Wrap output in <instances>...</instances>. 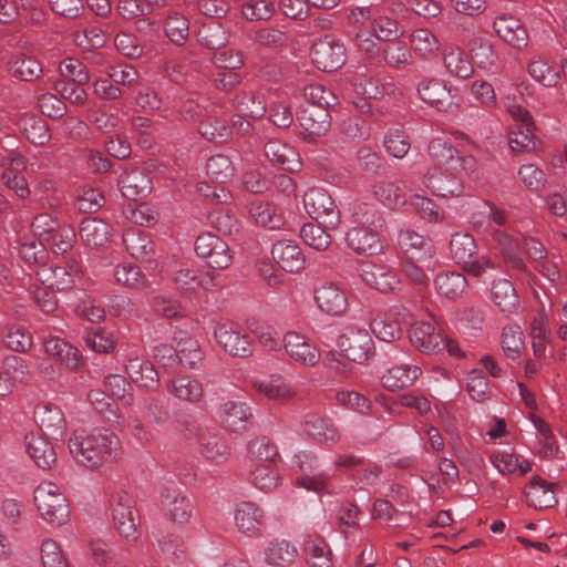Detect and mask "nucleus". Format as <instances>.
I'll return each instance as SVG.
<instances>
[{"instance_id":"obj_1","label":"nucleus","mask_w":567,"mask_h":567,"mask_svg":"<svg viewBox=\"0 0 567 567\" xmlns=\"http://www.w3.org/2000/svg\"><path fill=\"white\" fill-rule=\"evenodd\" d=\"M68 447L73 460L89 470L114 462L122 455V443L118 436L107 429H94L90 432L74 431L69 439Z\"/></svg>"},{"instance_id":"obj_2","label":"nucleus","mask_w":567,"mask_h":567,"mask_svg":"<svg viewBox=\"0 0 567 567\" xmlns=\"http://www.w3.org/2000/svg\"><path fill=\"white\" fill-rule=\"evenodd\" d=\"M352 223L346 236L348 246L358 254L375 255L383 250L380 231L384 227L382 215L367 203H357L352 208Z\"/></svg>"},{"instance_id":"obj_3","label":"nucleus","mask_w":567,"mask_h":567,"mask_svg":"<svg viewBox=\"0 0 567 567\" xmlns=\"http://www.w3.org/2000/svg\"><path fill=\"white\" fill-rule=\"evenodd\" d=\"M112 524L117 535L127 544H135L140 536V513L133 496L126 491H115L109 501Z\"/></svg>"},{"instance_id":"obj_4","label":"nucleus","mask_w":567,"mask_h":567,"mask_svg":"<svg viewBox=\"0 0 567 567\" xmlns=\"http://www.w3.org/2000/svg\"><path fill=\"white\" fill-rule=\"evenodd\" d=\"M33 501L40 517L49 525L61 527L70 519V506L61 486L51 481L41 482Z\"/></svg>"},{"instance_id":"obj_5","label":"nucleus","mask_w":567,"mask_h":567,"mask_svg":"<svg viewBox=\"0 0 567 567\" xmlns=\"http://www.w3.org/2000/svg\"><path fill=\"white\" fill-rule=\"evenodd\" d=\"M452 259L470 276L480 278L496 265L487 255L477 254V245L470 233H454L450 239Z\"/></svg>"},{"instance_id":"obj_6","label":"nucleus","mask_w":567,"mask_h":567,"mask_svg":"<svg viewBox=\"0 0 567 567\" xmlns=\"http://www.w3.org/2000/svg\"><path fill=\"white\" fill-rule=\"evenodd\" d=\"M183 436L187 441H195L200 455L209 462L224 463L229 456L228 445L214 429L193 422L184 427Z\"/></svg>"},{"instance_id":"obj_7","label":"nucleus","mask_w":567,"mask_h":567,"mask_svg":"<svg viewBox=\"0 0 567 567\" xmlns=\"http://www.w3.org/2000/svg\"><path fill=\"white\" fill-rule=\"evenodd\" d=\"M303 207L316 220L324 227H337L341 216L331 195L322 187H311L303 195Z\"/></svg>"},{"instance_id":"obj_8","label":"nucleus","mask_w":567,"mask_h":567,"mask_svg":"<svg viewBox=\"0 0 567 567\" xmlns=\"http://www.w3.org/2000/svg\"><path fill=\"white\" fill-rule=\"evenodd\" d=\"M337 346L344 357L363 364L374 354V341L367 329L349 327L338 338Z\"/></svg>"},{"instance_id":"obj_9","label":"nucleus","mask_w":567,"mask_h":567,"mask_svg":"<svg viewBox=\"0 0 567 567\" xmlns=\"http://www.w3.org/2000/svg\"><path fill=\"white\" fill-rule=\"evenodd\" d=\"M213 333L218 346L233 357L248 358L254 353L249 336L234 322H215Z\"/></svg>"},{"instance_id":"obj_10","label":"nucleus","mask_w":567,"mask_h":567,"mask_svg":"<svg viewBox=\"0 0 567 567\" xmlns=\"http://www.w3.org/2000/svg\"><path fill=\"white\" fill-rule=\"evenodd\" d=\"M281 346L287 357L298 365L311 368L320 362L321 353L305 334L290 330L282 337Z\"/></svg>"},{"instance_id":"obj_11","label":"nucleus","mask_w":567,"mask_h":567,"mask_svg":"<svg viewBox=\"0 0 567 567\" xmlns=\"http://www.w3.org/2000/svg\"><path fill=\"white\" fill-rule=\"evenodd\" d=\"M311 60L319 70L334 71L346 61L344 44L333 35L326 34L313 43Z\"/></svg>"},{"instance_id":"obj_12","label":"nucleus","mask_w":567,"mask_h":567,"mask_svg":"<svg viewBox=\"0 0 567 567\" xmlns=\"http://www.w3.org/2000/svg\"><path fill=\"white\" fill-rule=\"evenodd\" d=\"M313 299L319 310L328 316H341L348 308V293L338 282L324 281L313 289Z\"/></svg>"},{"instance_id":"obj_13","label":"nucleus","mask_w":567,"mask_h":567,"mask_svg":"<svg viewBox=\"0 0 567 567\" xmlns=\"http://www.w3.org/2000/svg\"><path fill=\"white\" fill-rule=\"evenodd\" d=\"M195 251L198 257L207 259V264L213 269H226L233 260L228 245L212 233H205L197 237Z\"/></svg>"},{"instance_id":"obj_14","label":"nucleus","mask_w":567,"mask_h":567,"mask_svg":"<svg viewBox=\"0 0 567 567\" xmlns=\"http://www.w3.org/2000/svg\"><path fill=\"white\" fill-rule=\"evenodd\" d=\"M297 120L303 128V141L315 143L317 137L326 135L331 126V116L328 110L318 105H305L297 113Z\"/></svg>"},{"instance_id":"obj_15","label":"nucleus","mask_w":567,"mask_h":567,"mask_svg":"<svg viewBox=\"0 0 567 567\" xmlns=\"http://www.w3.org/2000/svg\"><path fill=\"white\" fill-rule=\"evenodd\" d=\"M417 94L424 103L439 111H447L453 105H456L453 89L449 87L443 80L437 78L422 80L417 85Z\"/></svg>"},{"instance_id":"obj_16","label":"nucleus","mask_w":567,"mask_h":567,"mask_svg":"<svg viewBox=\"0 0 567 567\" xmlns=\"http://www.w3.org/2000/svg\"><path fill=\"white\" fill-rule=\"evenodd\" d=\"M497 37L511 48L522 51L528 45L529 37L522 21L508 13L497 16L493 22Z\"/></svg>"},{"instance_id":"obj_17","label":"nucleus","mask_w":567,"mask_h":567,"mask_svg":"<svg viewBox=\"0 0 567 567\" xmlns=\"http://www.w3.org/2000/svg\"><path fill=\"white\" fill-rule=\"evenodd\" d=\"M425 187L437 197H456L463 192L461 179L447 168L434 167L424 175Z\"/></svg>"},{"instance_id":"obj_18","label":"nucleus","mask_w":567,"mask_h":567,"mask_svg":"<svg viewBox=\"0 0 567 567\" xmlns=\"http://www.w3.org/2000/svg\"><path fill=\"white\" fill-rule=\"evenodd\" d=\"M43 348L48 355L56 359L71 371H79L83 367L80 350L65 339L55 336L44 337Z\"/></svg>"},{"instance_id":"obj_19","label":"nucleus","mask_w":567,"mask_h":567,"mask_svg":"<svg viewBox=\"0 0 567 567\" xmlns=\"http://www.w3.org/2000/svg\"><path fill=\"white\" fill-rule=\"evenodd\" d=\"M161 505L171 520L187 524L193 515L188 497L177 488L164 487L161 491Z\"/></svg>"},{"instance_id":"obj_20","label":"nucleus","mask_w":567,"mask_h":567,"mask_svg":"<svg viewBox=\"0 0 567 567\" xmlns=\"http://www.w3.org/2000/svg\"><path fill=\"white\" fill-rule=\"evenodd\" d=\"M362 280L382 292H390L399 289L400 279L398 275L384 265L362 262L359 268Z\"/></svg>"},{"instance_id":"obj_21","label":"nucleus","mask_w":567,"mask_h":567,"mask_svg":"<svg viewBox=\"0 0 567 567\" xmlns=\"http://www.w3.org/2000/svg\"><path fill=\"white\" fill-rule=\"evenodd\" d=\"M305 433L319 444L332 445L341 440V434L329 417L319 413H309L303 421Z\"/></svg>"},{"instance_id":"obj_22","label":"nucleus","mask_w":567,"mask_h":567,"mask_svg":"<svg viewBox=\"0 0 567 567\" xmlns=\"http://www.w3.org/2000/svg\"><path fill=\"white\" fill-rule=\"evenodd\" d=\"M411 343L424 353H437L444 349V337L432 322H415L410 330Z\"/></svg>"},{"instance_id":"obj_23","label":"nucleus","mask_w":567,"mask_h":567,"mask_svg":"<svg viewBox=\"0 0 567 567\" xmlns=\"http://www.w3.org/2000/svg\"><path fill=\"white\" fill-rule=\"evenodd\" d=\"M126 372L138 386L153 390L158 384V373L153 363L141 357L137 351H131L128 353Z\"/></svg>"},{"instance_id":"obj_24","label":"nucleus","mask_w":567,"mask_h":567,"mask_svg":"<svg viewBox=\"0 0 567 567\" xmlns=\"http://www.w3.org/2000/svg\"><path fill=\"white\" fill-rule=\"evenodd\" d=\"M264 511L252 502H240L234 513L235 525L247 536L260 534L264 524Z\"/></svg>"},{"instance_id":"obj_25","label":"nucleus","mask_w":567,"mask_h":567,"mask_svg":"<svg viewBox=\"0 0 567 567\" xmlns=\"http://www.w3.org/2000/svg\"><path fill=\"white\" fill-rule=\"evenodd\" d=\"M422 374L416 364L400 363L389 368L381 377V383L389 391H396L411 386Z\"/></svg>"},{"instance_id":"obj_26","label":"nucleus","mask_w":567,"mask_h":567,"mask_svg":"<svg viewBox=\"0 0 567 567\" xmlns=\"http://www.w3.org/2000/svg\"><path fill=\"white\" fill-rule=\"evenodd\" d=\"M123 243L133 258L144 262L155 260L154 244L146 231L137 227L130 228L123 235Z\"/></svg>"},{"instance_id":"obj_27","label":"nucleus","mask_w":567,"mask_h":567,"mask_svg":"<svg viewBox=\"0 0 567 567\" xmlns=\"http://www.w3.org/2000/svg\"><path fill=\"white\" fill-rule=\"evenodd\" d=\"M274 260L287 272H298L305 266L300 247L291 240H279L271 249Z\"/></svg>"},{"instance_id":"obj_28","label":"nucleus","mask_w":567,"mask_h":567,"mask_svg":"<svg viewBox=\"0 0 567 567\" xmlns=\"http://www.w3.org/2000/svg\"><path fill=\"white\" fill-rule=\"evenodd\" d=\"M34 417L45 436L53 440L63 436L66 423L60 408L52 405L38 406L34 411Z\"/></svg>"},{"instance_id":"obj_29","label":"nucleus","mask_w":567,"mask_h":567,"mask_svg":"<svg viewBox=\"0 0 567 567\" xmlns=\"http://www.w3.org/2000/svg\"><path fill=\"white\" fill-rule=\"evenodd\" d=\"M25 447L34 463L43 468H50L56 462L53 445L40 433L31 432L25 435Z\"/></svg>"},{"instance_id":"obj_30","label":"nucleus","mask_w":567,"mask_h":567,"mask_svg":"<svg viewBox=\"0 0 567 567\" xmlns=\"http://www.w3.org/2000/svg\"><path fill=\"white\" fill-rule=\"evenodd\" d=\"M264 152L270 162L281 166L285 171L296 172L301 166L299 153L296 148L281 141L272 140L267 142Z\"/></svg>"},{"instance_id":"obj_31","label":"nucleus","mask_w":567,"mask_h":567,"mask_svg":"<svg viewBox=\"0 0 567 567\" xmlns=\"http://www.w3.org/2000/svg\"><path fill=\"white\" fill-rule=\"evenodd\" d=\"M29 375V367L19 355H9L0 367V395L9 393L16 382H23Z\"/></svg>"},{"instance_id":"obj_32","label":"nucleus","mask_w":567,"mask_h":567,"mask_svg":"<svg viewBox=\"0 0 567 567\" xmlns=\"http://www.w3.org/2000/svg\"><path fill=\"white\" fill-rule=\"evenodd\" d=\"M398 243L406 254L408 259H427V257H434L435 255L431 239L414 230H402L399 234Z\"/></svg>"},{"instance_id":"obj_33","label":"nucleus","mask_w":567,"mask_h":567,"mask_svg":"<svg viewBox=\"0 0 567 567\" xmlns=\"http://www.w3.org/2000/svg\"><path fill=\"white\" fill-rule=\"evenodd\" d=\"M442 61L446 72L458 79H467L473 72V64L466 52L457 45H446L443 49Z\"/></svg>"},{"instance_id":"obj_34","label":"nucleus","mask_w":567,"mask_h":567,"mask_svg":"<svg viewBox=\"0 0 567 567\" xmlns=\"http://www.w3.org/2000/svg\"><path fill=\"white\" fill-rule=\"evenodd\" d=\"M169 394L181 401L197 403L204 395V388L200 380L190 375H178L166 384Z\"/></svg>"},{"instance_id":"obj_35","label":"nucleus","mask_w":567,"mask_h":567,"mask_svg":"<svg viewBox=\"0 0 567 567\" xmlns=\"http://www.w3.org/2000/svg\"><path fill=\"white\" fill-rule=\"evenodd\" d=\"M554 483H548L539 476H534L526 491V502L535 508H549L557 503Z\"/></svg>"},{"instance_id":"obj_36","label":"nucleus","mask_w":567,"mask_h":567,"mask_svg":"<svg viewBox=\"0 0 567 567\" xmlns=\"http://www.w3.org/2000/svg\"><path fill=\"white\" fill-rule=\"evenodd\" d=\"M434 286L439 295L455 301L464 296L468 284L463 274L450 270L439 274L434 278Z\"/></svg>"},{"instance_id":"obj_37","label":"nucleus","mask_w":567,"mask_h":567,"mask_svg":"<svg viewBox=\"0 0 567 567\" xmlns=\"http://www.w3.org/2000/svg\"><path fill=\"white\" fill-rule=\"evenodd\" d=\"M118 185L122 195L128 199L136 200L151 193V179L140 169H132L120 176Z\"/></svg>"},{"instance_id":"obj_38","label":"nucleus","mask_w":567,"mask_h":567,"mask_svg":"<svg viewBox=\"0 0 567 567\" xmlns=\"http://www.w3.org/2000/svg\"><path fill=\"white\" fill-rule=\"evenodd\" d=\"M250 417V409L244 402L227 401L220 406L219 419L230 431L246 430Z\"/></svg>"},{"instance_id":"obj_39","label":"nucleus","mask_w":567,"mask_h":567,"mask_svg":"<svg viewBox=\"0 0 567 567\" xmlns=\"http://www.w3.org/2000/svg\"><path fill=\"white\" fill-rule=\"evenodd\" d=\"M402 319H398L395 313L389 312L384 316L374 318L370 322V329L375 337L384 342H392L402 337L403 322L405 321V313H400Z\"/></svg>"},{"instance_id":"obj_40","label":"nucleus","mask_w":567,"mask_h":567,"mask_svg":"<svg viewBox=\"0 0 567 567\" xmlns=\"http://www.w3.org/2000/svg\"><path fill=\"white\" fill-rule=\"evenodd\" d=\"M179 363L194 369L202 362L204 353L199 342L190 337L187 332L178 331L174 336Z\"/></svg>"},{"instance_id":"obj_41","label":"nucleus","mask_w":567,"mask_h":567,"mask_svg":"<svg viewBox=\"0 0 567 567\" xmlns=\"http://www.w3.org/2000/svg\"><path fill=\"white\" fill-rule=\"evenodd\" d=\"M437 266L439 261L434 257H427V259H406L402 268L405 277L412 284L426 287Z\"/></svg>"},{"instance_id":"obj_42","label":"nucleus","mask_w":567,"mask_h":567,"mask_svg":"<svg viewBox=\"0 0 567 567\" xmlns=\"http://www.w3.org/2000/svg\"><path fill=\"white\" fill-rule=\"evenodd\" d=\"M250 467L274 465L279 457L277 447L266 436L256 437L247 446Z\"/></svg>"},{"instance_id":"obj_43","label":"nucleus","mask_w":567,"mask_h":567,"mask_svg":"<svg viewBox=\"0 0 567 567\" xmlns=\"http://www.w3.org/2000/svg\"><path fill=\"white\" fill-rule=\"evenodd\" d=\"M252 389L271 400H287L296 394L295 388L281 378H267L251 380Z\"/></svg>"},{"instance_id":"obj_44","label":"nucleus","mask_w":567,"mask_h":567,"mask_svg":"<svg viewBox=\"0 0 567 567\" xmlns=\"http://www.w3.org/2000/svg\"><path fill=\"white\" fill-rule=\"evenodd\" d=\"M492 300L503 312H514L519 306V298L514 285L507 279L492 284Z\"/></svg>"},{"instance_id":"obj_45","label":"nucleus","mask_w":567,"mask_h":567,"mask_svg":"<svg viewBox=\"0 0 567 567\" xmlns=\"http://www.w3.org/2000/svg\"><path fill=\"white\" fill-rule=\"evenodd\" d=\"M109 225L96 217H87L81 221L80 236L90 247L102 246L107 241Z\"/></svg>"},{"instance_id":"obj_46","label":"nucleus","mask_w":567,"mask_h":567,"mask_svg":"<svg viewBox=\"0 0 567 567\" xmlns=\"http://www.w3.org/2000/svg\"><path fill=\"white\" fill-rule=\"evenodd\" d=\"M373 196L384 206L394 208L405 204V194L400 185L392 181H379L372 186Z\"/></svg>"},{"instance_id":"obj_47","label":"nucleus","mask_w":567,"mask_h":567,"mask_svg":"<svg viewBox=\"0 0 567 567\" xmlns=\"http://www.w3.org/2000/svg\"><path fill=\"white\" fill-rule=\"evenodd\" d=\"M305 551L311 567L332 566V551L324 538L320 536L309 537L305 545Z\"/></svg>"},{"instance_id":"obj_48","label":"nucleus","mask_w":567,"mask_h":567,"mask_svg":"<svg viewBox=\"0 0 567 567\" xmlns=\"http://www.w3.org/2000/svg\"><path fill=\"white\" fill-rule=\"evenodd\" d=\"M55 267L54 265L45 264L44 261L40 262L35 269L37 279L44 286V288L55 289V290H64L72 286L74 282V274L73 272H61V281L54 280L55 278Z\"/></svg>"},{"instance_id":"obj_49","label":"nucleus","mask_w":567,"mask_h":567,"mask_svg":"<svg viewBox=\"0 0 567 567\" xmlns=\"http://www.w3.org/2000/svg\"><path fill=\"white\" fill-rule=\"evenodd\" d=\"M14 248L18 250L19 257L30 267L38 266L47 258L44 245L33 237L20 238Z\"/></svg>"},{"instance_id":"obj_50","label":"nucleus","mask_w":567,"mask_h":567,"mask_svg":"<svg viewBox=\"0 0 567 567\" xmlns=\"http://www.w3.org/2000/svg\"><path fill=\"white\" fill-rule=\"evenodd\" d=\"M265 561L272 566H285L291 564L297 549L287 540L271 542L265 549Z\"/></svg>"},{"instance_id":"obj_51","label":"nucleus","mask_w":567,"mask_h":567,"mask_svg":"<svg viewBox=\"0 0 567 567\" xmlns=\"http://www.w3.org/2000/svg\"><path fill=\"white\" fill-rule=\"evenodd\" d=\"M249 214L258 225L268 229H278L284 223L281 215L276 213L275 207L261 200L250 204Z\"/></svg>"},{"instance_id":"obj_52","label":"nucleus","mask_w":567,"mask_h":567,"mask_svg":"<svg viewBox=\"0 0 567 567\" xmlns=\"http://www.w3.org/2000/svg\"><path fill=\"white\" fill-rule=\"evenodd\" d=\"M85 84L65 79H56L53 83V89L63 101H68L75 106H82L87 101V93L84 89Z\"/></svg>"},{"instance_id":"obj_53","label":"nucleus","mask_w":567,"mask_h":567,"mask_svg":"<svg viewBox=\"0 0 567 567\" xmlns=\"http://www.w3.org/2000/svg\"><path fill=\"white\" fill-rule=\"evenodd\" d=\"M233 104L239 113L251 118H260L266 112L264 100L254 92H241L235 96Z\"/></svg>"},{"instance_id":"obj_54","label":"nucleus","mask_w":567,"mask_h":567,"mask_svg":"<svg viewBox=\"0 0 567 567\" xmlns=\"http://www.w3.org/2000/svg\"><path fill=\"white\" fill-rule=\"evenodd\" d=\"M11 70L13 75L22 81H33L43 72L42 65L37 59L23 53L12 60Z\"/></svg>"},{"instance_id":"obj_55","label":"nucleus","mask_w":567,"mask_h":567,"mask_svg":"<svg viewBox=\"0 0 567 567\" xmlns=\"http://www.w3.org/2000/svg\"><path fill=\"white\" fill-rule=\"evenodd\" d=\"M272 466L274 465H260L250 467L249 480L251 484L261 492H271L280 484L279 474Z\"/></svg>"},{"instance_id":"obj_56","label":"nucleus","mask_w":567,"mask_h":567,"mask_svg":"<svg viewBox=\"0 0 567 567\" xmlns=\"http://www.w3.org/2000/svg\"><path fill=\"white\" fill-rule=\"evenodd\" d=\"M40 554L43 567H70L61 545L52 538L42 540Z\"/></svg>"},{"instance_id":"obj_57","label":"nucleus","mask_w":567,"mask_h":567,"mask_svg":"<svg viewBox=\"0 0 567 567\" xmlns=\"http://www.w3.org/2000/svg\"><path fill=\"white\" fill-rule=\"evenodd\" d=\"M327 227L307 223L301 227L300 236L306 245L317 250H326L331 244Z\"/></svg>"},{"instance_id":"obj_58","label":"nucleus","mask_w":567,"mask_h":567,"mask_svg":"<svg viewBox=\"0 0 567 567\" xmlns=\"http://www.w3.org/2000/svg\"><path fill=\"white\" fill-rule=\"evenodd\" d=\"M206 174L216 184L226 183L234 174V167L226 155H214L206 163Z\"/></svg>"},{"instance_id":"obj_59","label":"nucleus","mask_w":567,"mask_h":567,"mask_svg":"<svg viewBox=\"0 0 567 567\" xmlns=\"http://www.w3.org/2000/svg\"><path fill=\"white\" fill-rule=\"evenodd\" d=\"M383 145L389 155L395 158H403L411 148L408 134L399 128H391L386 132Z\"/></svg>"},{"instance_id":"obj_60","label":"nucleus","mask_w":567,"mask_h":567,"mask_svg":"<svg viewBox=\"0 0 567 567\" xmlns=\"http://www.w3.org/2000/svg\"><path fill=\"white\" fill-rule=\"evenodd\" d=\"M165 33L174 44H185L189 37L188 20L178 13L168 16L165 22Z\"/></svg>"},{"instance_id":"obj_61","label":"nucleus","mask_w":567,"mask_h":567,"mask_svg":"<svg viewBox=\"0 0 567 567\" xmlns=\"http://www.w3.org/2000/svg\"><path fill=\"white\" fill-rule=\"evenodd\" d=\"M23 134L30 143L41 146L47 144L51 138L47 123L34 116H29L23 120Z\"/></svg>"},{"instance_id":"obj_62","label":"nucleus","mask_w":567,"mask_h":567,"mask_svg":"<svg viewBox=\"0 0 567 567\" xmlns=\"http://www.w3.org/2000/svg\"><path fill=\"white\" fill-rule=\"evenodd\" d=\"M198 130L203 137L215 143L226 142L231 135L229 126L217 117H209L203 121Z\"/></svg>"},{"instance_id":"obj_63","label":"nucleus","mask_w":567,"mask_h":567,"mask_svg":"<svg viewBox=\"0 0 567 567\" xmlns=\"http://www.w3.org/2000/svg\"><path fill=\"white\" fill-rule=\"evenodd\" d=\"M275 13V6L268 0H248L241 4V14L248 21H266Z\"/></svg>"},{"instance_id":"obj_64","label":"nucleus","mask_w":567,"mask_h":567,"mask_svg":"<svg viewBox=\"0 0 567 567\" xmlns=\"http://www.w3.org/2000/svg\"><path fill=\"white\" fill-rule=\"evenodd\" d=\"M528 73L535 81L547 87L555 86L558 82V72L542 58H537L529 63Z\"/></svg>"}]
</instances>
